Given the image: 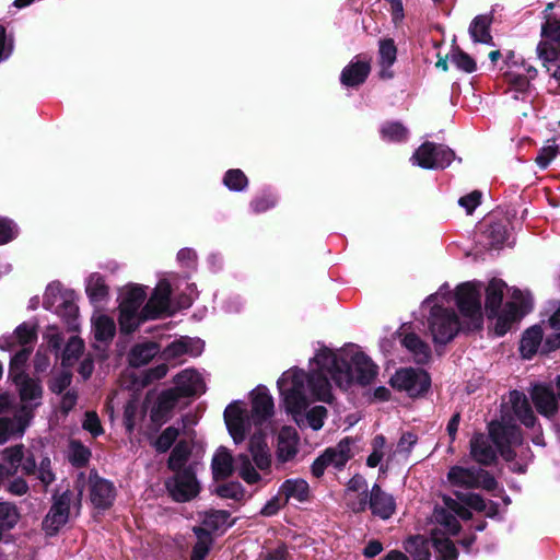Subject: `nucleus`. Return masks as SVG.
Listing matches in <instances>:
<instances>
[{"mask_svg":"<svg viewBox=\"0 0 560 560\" xmlns=\"http://www.w3.org/2000/svg\"><path fill=\"white\" fill-rule=\"evenodd\" d=\"M273 413V400L267 388L257 387L252 392V410L247 411L243 401H232L224 410V422L236 444L249 438L247 454H240L235 459L231 452L219 447L213 454L211 468L215 480L229 478L234 469L247 485L267 482L271 472V454L266 442L270 430V418Z\"/></svg>","mask_w":560,"mask_h":560,"instance_id":"nucleus-1","label":"nucleus"},{"mask_svg":"<svg viewBox=\"0 0 560 560\" xmlns=\"http://www.w3.org/2000/svg\"><path fill=\"white\" fill-rule=\"evenodd\" d=\"M481 288L480 282L468 281L452 292L445 283L423 302L422 306L430 308L428 327L435 343H447L460 328L472 330L481 327Z\"/></svg>","mask_w":560,"mask_h":560,"instance_id":"nucleus-2","label":"nucleus"},{"mask_svg":"<svg viewBox=\"0 0 560 560\" xmlns=\"http://www.w3.org/2000/svg\"><path fill=\"white\" fill-rule=\"evenodd\" d=\"M283 406L300 428L308 427L315 431L324 425L327 409L324 406L310 407L311 401L332 400V386L329 380L310 370L289 369L277 382Z\"/></svg>","mask_w":560,"mask_h":560,"instance_id":"nucleus-3","label":"nucleus"},{"mask_svg":"<svg viewBox=\"0 0 560 560\" xmlns=\"http://www.w3.org/2000/svg\"><path fill=\"white\" fill-rule=\"evenodd\" d=\"M310 370L343 389L353 382L370 384L377 374L376 365L355 347L332 350L322 343H318L315 355L310 360Z\"/></svg>","mask_w":560,"mask_h":560,"instance_id":"nucleus-4","label":"nucleus"},{"mask_svg":"<svg viewBox=\"0 0 560 560\" xmlns=\"http://www.w3.org/2000/svg\"><path fill=\"white\" fill-rule=\"evenodd\" d=\"M489 436L476 433L470 440V456L482 465H490L499 452L505 460H512L514 448L522 444L520 429L502 418V421L489 423Z\"/></svg>","mask_w":560,"mask_h":560,"instance_id":"nucleus-5","label":"nucleus"},{"mask_svg":"<svg viewBox=\"0 0 560 560\" xmlns=\"http://www.w3.org/2000/svg\"><path fill=\"white\" fill-rule=\"evenodd\" d=\"M505 283L500 279H491L486 288V311L488 317L494 319V330L499 336L504 335L511 325L529 312L532 304L528 296L515 291L513 301L502 306Z\"/></svg>","mask_w":560,"mask_h":560,"instance_id":"nucleus-6","label":"nucleus"},{"mask_svg":"<svg viewBox=\"0 0 560 560\" xmlns=\"http://www.w3.org/2000/svg\"><path fill=\"white\" fill-rule=\"evenodd\" d=\"M445 505L446 508L435 509L434 511L436 525L431 532V542L438 560H456L457 550L450 540V536L459 532V523L456 516L467 520L470 517V512L453 499H445Z\"/></svg>","mask_w":560,"mask_h":560,"instance_id":"nucleus-7","label":"nucleus"},{"mask_svg":"<svg viewBox=\"0 0 560 560\" xmlns=\"http://www.w3.org/2000/svg\"><path fill=\"white\" fill-rule=\"evenodd\" d=\"M503 75L510 85L509 93L514 100L530 98L533 94L530 81L537 75V70L533 66L514 52H510L505 59Z\"/></svg>","mask_w":560,"mask_h":560,"instance_id":"nucleus-8","label":"nucleus"},{"mask_svg":"<svg viewBox=\"0 0 560 560\" xmlns=\"http://www.w3.org/2000/svg\"><path fill=\"white\" fill-rule=\"evenodd\" d=\"M145 288L139 284L126 285L119 295V325L122 332H131L144 322L143 307Z\"/></svg>","mask_w":560,"mask_h":560,"instance_id":"nucleus-9","label":"nucleus"},{"mask_svg":"<svg viewBox=\"0 0 560 560\" xmlns=\"http://www.w3.org/2000/svg\"><path fill=\"white\" fill-rule=\"evenodd\" d=\"M43 305L60 316L75 318L78 306L74 302V292L63 289L59 282H51L47 285Z\"/></svg>","mask_w":560,"mask_h":560,"instance_id":"nucleus-10","label":"nucleus"},{"mask_svg":"<svg viewBox=\"0 0 560 560\" xmlns=\"http://www.w3.org/2000/svg\"><path fill=\"white\" fill-rule=\"evenodd\" d=\"M454 159V152L443 144L424 142L420 145L413 155L411 162L422 168H444L447 167Z\"/></svg>","mask_w":560,"mask_h":560,"instance_id":"nucleus-11","label":"nucleus"},{"mask_svg":"<svg viewBox=\"0 0 560 560\" xmlns=\"http://www.w3.org/2000/svg\"><path fill=\"white\" fill-rule=\"evenodd\" d=\"M448 482L454 487L460 488H482L492 490L497 482L494 478L487 471L477 468H464L462 466H453L447 474Z\"/></svg>","mask_w":560,"mask_h":560,"instance_id":"nucleus-12","label":"nucleus"},{"mask_svg":"<svg viewBox=\"0 0 560 560\" xmlns=\"http://www.w3.org/2000/svg\"><path fill=\"white\" fill-rule=\"evenodd\" d=\"M392 386L416 397L430 387L429 374L421 369L406 368L398 370L390 380Z\"/></svg>","mask_w":560,"mask_h":560,"instance_id":"nucleus-13","label":"nucleus"},{"mask_svg":"<svg viewBox=\"0 0 560 560\" xmlns=\"http://www.w3.org/2000/svg\"><path fill=\"white\" fill-rule=\"evenodd\" d=\"M166 488L173 499L178 502L191 500L200 490L199 482L191 468L177 471L173 478L167 480Z\"/></svg>","mask_w":560,"mask_h":560,"instance_id":"nucleus-14","label":"nucleus"},{"mask_svg":"<svg viewBox=\"0 0 560 560\" xmlns=\"http://www.w3.org/2000/svg\"><path fill=\"white\" fill-rule=\"evenodd\" d=\"M71 493L65 491L59 497L54 498V503L43 522V528L47 535H55L69 518V506Z\"/></svg>","mask_w":560,"mask_h":560,"instance_id":"nucleus-15","label":"nucleus"},{"mask_svg":"<svg viewBox=\"0 0 560 560\" xmlns=\"http://www.w3.org/2000/svg\"><path fill=\"white\" fill-rule=\"evenodd\" d=\"M171 284L160 280L147 304L143 306L144 320L155 319L170 312Z\"/></svg>","mask_w":560,"mask_h":560,"instance_id":"nucleus-16","label":"nucleus"},{"mask_svg":"<svg viewBox=\"0 0 560 560\" xmlns=\"http://www.w3.org/2000/svg\"><path fill=\"white\" fill-rule=\"evenodd\" d=\"M545 22L541 25V37L539 44L547 43L548 47L560 49V0L551 2L544 11Z\"/></svg>","mask_w":560,"mask_h":560,"instance_id":"nucleus-17","label":"nucleus"},{"mask_svg":"<svg viewBox=\"0 0 560 560\" xmlns=\"http://www.w3.org/2000/svg\"><path fill=\"white\" fill-rule=\"evenodd\" d=\"M175 387L172 389L177 397H187L205 393L206 386L201 375L195 370H184L174 378Z\"/></svg>","mask_w":560,"mask_h":560,"instance_id":"nucleus-18","label":"nucleus"},{"mask_svg":"<svg viewBox=\"0 0 560 560\" xmlns=\"http://www.w3.org/2000/svg\"><path fill=\"white\" fill-rule=\"evenodd\" d=\"M205 343L199 338L182 336L173 340L163 351L166 360L179 359L183 355L198 357L203 351Z\"/></svg>","mask_w":560,"mask_h":560,"instance_id":"nucleus-19","label":"nucleus"},{"mask_svg":"<svg viewBox=\"0 0 560 560\" xmlns=\"http://www.w3.org/2000/svg\"><path fill=\"white\" fill-rule=\"evenodd\" d=\"M36 340V328L35 325L30 323H23L16 327V329L9 335L0 337V349L12 350L16 346L23 348H32V345Z\"/></svg>","mask_w":560,"mask_h":560,"instance_id":"nucleus-20","label":"nucleus"},{"mask_svg":"<svg viewBox=\"0 0 560 560\" xmlns=\"http://www.w3.org/2000/svg\"><path fill=\"white\" fill-rule=\"evenodd\" d=\"M530 396L540 415L550 418L558 411V399L551 387L542 384L535 385Z\"/></svg>","mask_w":560,"mask_h":560,"instance_id":"nucleus-21","label":"nucleus"},{"mask_svg":"<svg viewBox=\"0 0 560 560\" xmlns=\"http://www.w3.org/2000/svg\"><path fill=\"white\" fill-rule=\"evenodd\" d=\"M90 483L92 503L98 509H106L110 506L115 499V489L113 483L96 475L90 477Z\"/></svg>","mask_w":560,"mask_h":560,"instance_id":"nucleus-22","label":"nucleus"},{"mask_svg":"<svg viewBox=\"0 0 560 560\" xmlns=\"http://www.w3.org/2000/svg\"><path fill=\"white\" fill-rule=\"evenodd\" d=\"M369 505L372 513L383 520L389 518L396 508L394 498L382 491L377 485H374L371 489Z\"/></svg>","mask_w":560,"mask_h":560,"instance_id":"nucleus-23","label":"nucleus"},{"mask_svg":"<svg viewBox=\"0 0 560 560\" xmlns=\"http://www.w3.org/2000/svg\"><path fill=\"white\" fill-rule=\"evenodd\" d=\"M357 452V443L352 438L342 439L336 446L327 448L324 453L332 467L341 469Z\"/></svg>","mask_w":560,"mask_h":560,"instance_id":"nucleus-24","label":"nucleus"},{"mask_svg":"<svg viewBox=\"0 0 560 560\" xmlns=\"http://www.w3.org/2000/svg\"><path fill=\"white\" fill-rule=\"evenodd\" d=\"M92 332L94 339L98 342H109L116 332L114 319L100 311L94 312L91 317Z\"/></svg>","mask_w":560,"mask_h":560,"instance_id":"nucleus-25","label":"nucleus"},{"mask_svg":"<svg viewBox=\"0 0 560 560\" xmlns=\"http://www.w3.org/2000/svg\"><path fill=\"white\" fill-rule=\"evenodd\" d=\"M299 436L293 428H283L278 436L277 456L280 462L291 460L298 453Z\"/></svg>","mask_w":560,"mask_h":560,"instance_id":"nucleus-26","label":"nucleus"},{"mask_svg":"<svg viewBox=\"0 0 560 560\" xmlns=\"http://www.w3.org/2000/svg\"><path fill=\"white\" fill-rule=\"evenodd\" d=\"M370 72V62L355 58L341 72V83L345 86H357L362 84Z\"/></svg>","mask_w":560,"mask_h":560,"instance_id":"nucleus-27","label":"nucleus"},{"mask_svg":"<svg viewBox=\"0 0 560 560\" xmlns=\"http://www.w3.org/2000/svg\"><path fill=\"white\" fill-rule=\"evenodd\" d=\"M178 399L174 390H165L161 393L151 409V420L158 425L164 423L174 408Z\"/></svg>","mask_w":560,"mask_h":560,"instance_id":"nucleus-28","label":"nucleus"},{"mask_svg":"<svg viewBox=\"0 0 560 560\" xmlns=\"http://www.w3.org/2000/svg\"><path fill=\"white\" fill-rule=\"evenodd\" d=\"M510 402L515 417L527 428H533L536 417L529 406L526 396L523 393L513 390L510 393Z\"/></svg>","mask_w":560,"mask_h":560,"instance_id":"nucleus-29","label":"nucleus"},{"mask_svg":"<svg viewBox=\"0 0 560 560\" xmlns=\"http://www.w3.org/2000/svg\"><path fill=\"white\" fill-rule=\"evenodd\" d=\"M396 57L397 49L393 39L380 40L378 63L381 67L380 75L383 79H390L393 77V71L390 70V67L396 61Z\"/></svg>","mask_w":560,"mask_h":560,"instance_id":"nucleus-30","label":"nucleus"},{"mask_svg":"<svg viewBox=\"0 0 560 560\" xmlns=\"http://www.w3.org/2000/svg\"><path fill=\"white\" fill-rule=\"evenodd\" d=\"M279 494H282L287 502L290 500L304 502L308 499L310 487L304 479H288L281 485Z\"/></svg>","mask_w":560,"mask_h":560,"instance_id":"nucleus-31","label":"nucleus"},{"mask_svg":"<svg viewBox=\"0 0 560 560\" xmlns=\"http://www.w3.org/2000/svg\"><path fill=\"white\" fill-rule=\"evenodd\" d=\"M23 445L4 450L3 459L5 464H0V483L18 471L19 466L23 463Z\"/></svg>","mask_w":560,"mask_h":560,"instance_id":"nucleus-32","label":"nucleus"},{"mask_svg":"<svg viewBox=\"0 0 560 560\" xmlns=\"http://www.w3.org/2000/svg\"><path fill=\"white\" fill-rule=\"evenodd\" d=\"M160 351L155 342L145 341L137 343L129 352V362L133 366H141L149 363Z\"/></svg>","mask_w":560,"mask_h":560,"instance_id":"nucleus-33","label":"nucleus"},{"mask_svg":"<svg viewBox=\"0 0 560 560\" xmlns=\"http://www.w3.org/2000/svg\"><path fill=\"white\" fill-rule=\"evenodd\" d=\"M416 442L417 438L412 433L402 434L396 448L387 456L386 468H390L400 462H406Z\"/></svg>","mask_w":560,"mask_h":560,"instance_id":"nucleus-34","label":"nucleus"},{"mask_svg":"<svg viewBox=\"0 0 560 560\" xmlns=\"http://www.w3.org/2000/svg\"><path fill=\"white\" fill-rule=\"evenodd\" d=\"M544 332L539 326L528 328L521 340L520 351L526 359H530L541 345Z\"/></svg>","mask_w":560,"mask_h":560,"instance_id":"nucleus-35","label":"nucleus"},{"mask_svg":"<svg viewBox=\"0 0 560 560\" xmlns=\"http://www.w3.org/2000/svg\"><path fill=\"white\" fill-rule=\"evenodd\" d=\"M490 24L491 16L489 15H478L472 20L469 34L474 43L492 45V37L489 33Z\"/></svg>","mask_w":560,"mask_h":560,"instance_id":"nucleus-36","label":"nucleus"},{"mask_svg":"<svg viewBox=\"0 0 560 560\" xmlns=\"http://www.w3.org/2000/svg\"><path fill=\"white\" fill-rule=\"evenodd\" d=\"M22 469L27 475L36 472L38 479L45 486L50 485L55 479V475L52 474L51 467H50V460L48 458H44L40 462L39 467L36 468L34 458L27 457L22 463Z\"/></svg>","mask_w":560,"mask_h":560,"instance_id":"nucleus-37","label":"nucleus"},{"mask_svg":"<svg viewBox=\"0 0 560 560\" xmlns=\"http://www.w3.org/2000/svg\"><path fill=\"white\" fill-rule=\"evenodd\" d=\"M401 343L413 355L415 361L418 363H424L429 360L430 349L417 335H405Z\"/></svg>","mask_w":560,"mask_h":560,"instance_id":"nucleus-38","label":"nucleus"},{"mask_svg":"<svg viewBox=\"0 0 560 560\" xmlns=\"http://www.w3.org/2000/svg\"><path fill=\"white\" fill-rule=\"evenodd\" d=\"M13 381L20 390V396L23 401H33L40 397V386L36 381L30 378L27 375L14 374Z\"/></svg>","mask_w":560,"mask_h":560,"instance_id":"nucleus-39","label":"nucleus"},{"mask_svg":"<svg viewBox=\"0 0 560 560\" xmlns=\"http://www.w3.org/2000/svg\"><path fill=\"white\" fill-rule=\"evenodd\" d=\"M231 526L230 514L226 511H210L205 513L202 526L199 528L206 529V533L215 530H224Z\"/></svg>","mask_w":560,"mask_h":560,"instance_id":"nucleus-40","label":"nucleus"},{"mask_svg":"<svg viewBox=\"0 0 560 560\" xmlns=\"http://www.w3.org/2000/svg\"><path fill=\"white\" fill-rule=\"evenodd\" d=\"M85 291L91 302H102L108 294V288L104 278L98 273H92L86 279Z\"/></svg>","mask_w":560,"mask_h":560,"instance_id":"nucleus-41","label":"nucleus"},{"mask_svg":"<svg viewBox=\"0 0 560 560\" xmlns=\"http://www.w3.org/2000/svg\"><path fill=\"white\" fill-rule=\"evenodd\" d=\"M405 549L413 560H430V541L421 536L409 538L405 542Z\"/></svg>","mask_w":560,"mask_h":560,"instance_id":"nucleus-42","label":"nucleus"},{"mask_svg":"<svg viewBox=\"0 0 560 560\" xmlns=\"http://www.w3.org/2000/svg\"><path fill=\"white\" fill-rule=\"evenodd\" d=\"M548 327L551 332L546 337L542 350L548 352L560 348V303L549 318Z\"/></svg>","mask_w":560,"mask_h":560,"instance_id":"nucleus-43","label":"nucleus"},{"mask_svg":"<svg viewBox=\"0 0 560 560\" xmlns=\"http://www.w3.org/2000/svg\"><path fill=\"white\" fill-rule=\"evenodd\" d=\"M19 521V513L12 503L0 502V539L4 532L13 528Z\"/></svg>","mask_w":560,"mask_h":560,"instance_id":"nucleus-44","label":"nucleus"},{"mask_svg":"<svg viewBox=\"0 0 560 560\" xmlns=\"http://www.w3.org/2000/svg\"><path fill=\"white\" fill-rule=\"evenodd\" d=\"M194 532L197 536V542L194 546L190 560H203L212 545V537L203 528H194Z\"/></svg>","mask_w":560,"mask_h":560,"instance_id":"nucleus-45","label":"nucleus"},{"mask_svg":"<svg viewBox=\"0 0 560 560\" xmlns=\"http://www.w3.org/2000/svg\"><path fill=\"white\" fill-rule=\"evenodd\" d=\"M190 455L189 444L185 441L178 442L173 448L170 458L168 467L174 471H180V468L186 464Z\"/></svg>","mask_w":560,"mask_h":560,"instance_id":"nucleus-46","label":"nucleus"},{"mask_svg":"<svg viewBox=\"0 0 560 560\" xmlns=\"http://www.w3.org/2000/svg\"><path fill=\"white\" fill-rule=\"evenodd\" d=\"M485 236L489 241L491 248H500L508 240V231L503 223H492L485 231Z\"/></svg>","mask_w":560,"mask_h":560,"instance_id":"nucleus-47","label":"nucleus"},{"mask_svg":"<svg viewBox=\"0 0 560 560\" xmlns=\"http://www.w3.org/2000/svg\"><path fill=\"white\" fill-rule=\"evenodd\" d=\"M408 131L399 122H385L381 127L382 139L389 142H399L407 139Z\"/></svg>","mask_w":560,"mask_h":560,"instance_id":"nucleus-48","label":"nucleus"},{"mask_svg":"<svg viewBox=\"0 0 560 560\" xmlns=\"http://www.w3.org/2000/svg\"><path fill=\"white\" fill-rule=\"evenodd\" d=\"M372 446L373 452L368 457L366 464L369 467H376L383 459H387V456L392 451H386L385 438L383 435L375 436Z\"/></svg>","mask_w":560,"mask_h":560,"instance_id":"nucleus-49","label":"nucleus"},{"mask_svg":"<svg viewBox=\"0 0 560 560\" xmlns=\"http://www.w3.org/2000/svg\"><path fill=\"white\" fill-rule=\"evenodd\" d=\"M179 435V429L175 427H167L152 443L153 447L160 452L165 453L170 450L173 443Z\"/></svg>","mask_w":560,"mask_h":560,"instance_id":"nucleus-50","label":"nucleus"},{"mask_svg":"<svg viewBox=\"0 0 560 560\" xmlns=\"http://www.w3.org/2000/svg\"><path fill=\"white\" fill-rule=\"evenodd\" d=\"M84 348L83 341L78 337H72L62 353V364L70 366L80 357Z\"/></svg>","mask_w":560,"mask_h":560,"instance_id":"nucleus-51","label":"nucleus"},{"mask_svg":"<svg viewBox=\"0 0 560 560\" xmlns=\"http://www.w3.org/2000/svg\"><path fill=\"white\" fill-rule=\"evenodd\" d=\"M223 183L230 190L234 191H241L248 185L246 175L238 168L228 171Z\"/></svg>","mask_w":560,"mask_h":560,"instance_id":"nucleus-52","label":"nucleus"},{"mask_svg":"<svg viewBox=\"0 0 560 560\" xmlns=\"http://www.w3.org/2000/svg\"><path fill=\"white\" fill-rule=\"evenodd\" d=\"M451 62L459 70L471 73L476 70V61L466 52L455 49L450 56Z\"/></svg>","mask_w":560,"mask_h":560,"instance_id":"nucleus-53","label":"nucleus"},{"mask_svg":"<svg viewBox=\"0 0 560 560\" xmlns=\"http://www.w3.org/2000/svg\"><path fill=\"white\" fill-rule=\"evenodd\" d=\"M91 452L88 447L77 441L70 442L68 457L75 466H83L88 463Z\"/></svg>","mask_w":560,"mask_h":560,"instance_id":"nucleus-54","label":"nucleus"},{"mask_svg":"<svg viewBox=\"0 0 560 560\" xmlns=\"http://www.w3.org/2000/svg\"><path fill=\"white\" fill-rule=\"evenodd\" d=\"M31 353L30 348H22L11 359L10 376L14 378V374H24L23 368L28 360Z\"/></svg>","mask_w":560,"mask_h":560,"instance_id":"nucleus-55","label":"nucleus"},{"mask_svg":"<svg viewBox=\"0 0 560 560\" xmlns=\"http://www.w3.org/2000/svg\"><path fill=\"white\" fill-rule=\"evenodd\" d=\"M217 492L222 498L240 500L244 497V489L238 482H231L218 487Z\"/></svg>","mask_w":560,"mask_h":560,"instance_id":"nucleus-56","label":"nucleus"},{"mask_svg":"<svg viewBox=\"0 0 560 560\" xmlns=\"http://www.w3.org/2000/svg\"><path fill=\"white\" fill-rule=\"evenodd\" d=\"M16 234V224L12 220L0 218V245L12 241Z\"/></svg>","mask_w":560,"mask_h":560,"instance_id":"nucleus-57","label":"nucleus"},{"mask_svg":"<svg viewBox=\"0 0 560 560\" xmlns=\"http://www.w3.org/2000/svg\"><path fill=\"white\" fill-rule=\"evenodd\" d=\"M345 493L348 495L358 494V495H368V483L362 476L352 477L346 488Z\"/></svg>","mask_w":560,"mask_h":560,"instance_id":"nucleus-58","label":"nucleus"},{"mask_svg":"<svg viewBox=\"0 0 560 560\" xmlns=\"http://www.w3.org/2000/svg\"><path fill=\"white\" fill-rule=\"evenodd\" d=\"M557 154V145L555 144H547L542 147L536 156V163L537 165L545 170L549 166L550 162L555 159Z\"/></svg>","mask_w":560,"mask_h":560,"instance_id":"nucleus-59","label":"nucleus"},{"mask_svg":"<svg viewBox=\"0 0 560 560\" xmlns=\"http://www.w3.org/2000/svg\"><path fill=\"white\" fill-rule=\"evenodd\" d=\"M24 424L19 421V427L16 428L14 421L9 419H0V444H3L8 441L10 435L19 430L20 433L23 432Z\"/></svg>","mask_w":560,"mask_h":560,"instance_id":"nucleus-60","label":"nucleus"},{"mask_svg":"<svg viewBox=\"0 0 560 560\" xmlns=\"http://www.w3.org/2000/svg\"><path fill=\"white\" fill-rule=\"evenodd\" d=\"M276 202L277 199L273 195L266 194L254 199L250 203V207L254 212L259 213L271 209L272 207H275Z\"/></svg>","mask_w":560,"mask_h":560,"instance_id":"nucleus-61","label":"nucleus"},{"mask_svg":"<svg viewBox=\"0 0 560 560\" xmlns=\"http://www.w3.org/2000/svg\"><path fill=\"white\" fill-rule=\"evenodd\" d=\"M71 383V374L68 371H62L55 375L50 381V389L54 393H62Z\"/></svg>","mask_w":560,"mask_h":560,"instance_id":"nucleus-62","label":"nucleus"},{"mask_svg":"<svg viewBox=\"0 0 560 560\" xmlns=\"http://www.w3.org/2000/svg\"><path fill=\"white\" fill-rule=\"evenodd\" d=\"M83 429L89 431L93 436H97L103 433L100 419L95 412L89 411L85 413Z\"/></svg>","mask_w":560,"mask_h":560,"instance_id":"nucleus-63","label":"nucleus"},{"mask_svg":"<svg viewBox=\"0 0 560 560\" xmlns=\"http://www.w3.org/2000/svg\"><path fill=\"white\" fill-rule=\"evenodd\" d=\"M480 199L481 194L479 191H472L459 198L458 203L466 210L468 214H470L477 208V206H479Z\"/></svg>","mask_w":560,"mask_h":560,"instance_id":"nucleus-64","label":"nucleus"}]
</instances>
